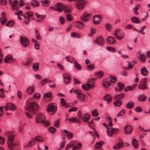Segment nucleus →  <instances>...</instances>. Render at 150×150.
Returning <instances> with one entry per match:
<instances>
[{
    "instance_id": "1",
    "label": "nucleus",
    "mask_w": 150,
    "mask_h": 150,
    "mask_svg": "<svg viewBox=\"0 0 150 150\" xmlns=\"http://www.w3.org/2000/svg\"><path fill=\"white\" fill-rule=\"evenodd\" d=\"M39 108V105L35 102H33L29 103L28 108H25V109L29 110L34 114H35L37 112Z\"/></svg>"
},
{
    "instance_id": "2",
    "label": "nucleus",
    "mask_w": 150,
    "mask_h": 150,
    "mask_svg": "<svg viewBox=\"0 0 150 150\" xmlns=\"http://www.w3.org/2000/svg\"><path fill=\"white\" fill-rule=\"evenodd\" d=\"M86 4V2L84 0H77L75 3V6L77 9L82 10Z\"/></svg>"
},
{
    "instance_id": "3",
    "label": "nucleus",
    "mask_w": 150,
    "mask_h": 150,
    "mask_svg": "<svg viewBox=\"0 0 150 150\" xmlns=\"http://www.w3.org/2000/svg\"><path fill=\"white\" fill-rule=\"evenodd\" d=\"M114 35L116 38L119 40L122 39L125 35L124 32L119 29L116 30L114 32Z\"/></svg>"
},
{
    "instance_id": "4",
    "label": "nucleus",
    "mask_w": 150,
    "mask_h": 150,
    "mask_svg": "<svg viewBox=\"0 0 150 150\" xmlns=\"http://www.w3.org/2000/svg\"><path fill=\"white\" fill-rule=\"evenodd\" d=\"M45 117L44 114L39 113L35 117V123L43 122L44 120H45Z\"/></svg>"
},
{
    "instance_id": "5",
    "label": "nucleus",
    "mask_w": 150,
    "mask_h": 150,
    "mask_svg": "<svg viewBox=\"0 0 150 150\" xmlns=\"http://www.w3.org/2000/svg\"><path fill=\"white\" fill-rule=\"evenodd\" d=\"M10 4L11 5V9L13 10L19 9L20 7L18 5V1L16 0H8Z\"/></svg>"
},
{
    "instance_id": "6",
    "label": "nucleus",
    "mask_w": 150,
    "mask_h": 150,
    "mask_svg": "<svg viewBox=\"0 0 150 150\" xmlns=\"http://www.w3.org/2000/svg\"><path fill=\"white\" fill-rule=\"evenodd\" d=\"M146 79H142L140 81L139 84L138 86V87L140 89L142 90H145L148 89L146 86Z\"/></svg>"
},
{
    "instance_id": "7",
    "label": "nucleus",
    "mask_w": 150,
    "mask_h": 150,
    "mask_svg": "<svg viewBox=\"0 0 150 150\" xmlns=\"http://www.w3.org/2000/svg\"><path fill=\"white\" fill-rule=\"evenodd\" d=\"M20 40L21 44L25 47H27L30 45V41L29 40L25 37H21L20 38Z\"/></svg>"
},
{
    "instance_id": "8",
    "label": "nucleus",
    "mask_w": 150,
    "mask_h": 150,
    "mask_svg": "<svg viewBox=\"0 0 150 150\" xmlns=\"http://www.w3.org/2000/svg\"><path fill=\"white\" fill-rule=\"evenodd\" d=\"M57 107L53 104L50 103L47 106V111L51 115H53L57 111Z\"/></svg>"
},
{
    "instance_id": "9",
    "label": "nucleus",
    "mask_w": 150,
    "mask_h": 150,
    "mask_svg": "<svg viewBox=\"0 0 150 150\" xmlns=\"http://www.w3.org/2000/svg\"><path fill=\"white\" fill-rule=\"evenodd\" d=\"M93 42L95 43H96L99 45L102 46L104 45L105 39L103 37L99 36L96 37L95 40H93Z\"/></svg>"
},
{
    "instance_id": "10",
    "label": "nucleus",
    "mask_w": 150,
    "mask_h": 150,
    "mask_svg": "<svg viewBox=\"0 0 150 150\" xmlns=\"http://www.w3.org/2000/svg\"><path fill=\"white\" fill-rule=\"evenodd\" d=\"M77 98L81 102H84L87 100V96L83 93H81L79 95H77Z\"/></svg>"
},
{
    "instance_id": "11",
    "label": "nucleus",
    "mask_w": 150,
    "mask_h": 150,
    "mask_svg": "<svg viewBox=\"0 0 150 150\" xmlns=\"http://www.w3.org/2000/svg\"><path fill=\"white\" fill-rule=\"evenodd\" d=\"M125 133L127 134H131L133 129L132 126L129 125H127L125 127Z\"/></svg>"
},
{
    "instance_id": "12",
    "label": "nucleus",
    "mask_w": 150,
    "mask_h": 150,
    "mask_svg": "<svg viewBox=\"0 0 150 150\" xmlns=\"http://www.w3.org/2000/svg\"><path fill=\"white\" fill-rule=\"evenodd\" d=\"M107 43L109 45H113L116 43V40L115 38L112 36H109L106 40Z\"/></svg>"
},
{
    "instance_id": "13",
    "label": "nucleus",
    "mask_w": 150,
    "mask_h": 150,
    "mask_svg": "<svg viewBox=\"0 0 150 150\" xmlns=\"http://www.w3.org/2000/svg\"><path fill=\"white\" fill-rule=\"evenodd\" d=\"M103 86L105 88L109 87L111 85L109 78H106L103 80L102 81Z\"/></svg>"
},
{
    "instance_id": "14",
    "label": "nucleus",
    "mask_w": 150,
    "mask_h": 150,
    "mask_svg": "<svg viewBox=\"0 0 150 150\" xmlns=\"http://www.w3.org/2000/svg\"><path fill=\"white\" fill-rule=\"evenodd\" d=\"M74 27L79 29H81L84 27V24L81 22L77 21L74 23Z\"/></svg>"
},
{
    "instance_id": "15",
    "label": "nucleus",
    "mask_w": 150,
    "mask_h": 150,
    "mask_svg": "<svg viewBox=\"0 0 150 150\" xmlns=\"http://www.w3.org/2000/svg\"><path fill=\"white\" fill-rule=\"evenodd\" d=\"M8 137V141L7 142L8 144L9 143H11L13 142L14 139V138L15 135L13 133H11L10 132H8V133L7 136Z\"/></svg>"
},
{
    "instance_id": "16",
    "label": "nucleus",
    "mask_w": 150,
    "mask_h": 150,
    "mask_svg": "<svg viewBox=\"0 0 150 150\" xmlns=\"http://www.w3.org/2000/svg\"><path fill=\"white\" fill-rule=\"evenodd\" d=\"M64 79V82L66 84H69L71 81V79L69 75L67 74H65L63 75Z\"/></svg>"
},
{
    "instance_id": "17",
    "label": "nucleus",
    "mask_w": 150,
    "mask_h": 150,
    "mask_svg": "<svg viewBox=\"0 0 150 150\" xmlns=\"http://www.w3.org/2000/svg\"><path fill=\"white\" fill-rule=\"evenodd\" d=\"M91 15V13H83L82 16L81 17V20L85 22H87L89 21L88 18Z\"/></svg>"
},
{
    "instance_id": "18",
    "label": "nucleus",
    "mask_w": 150,
    "mask_h": 150,
    "mask_svg": "<svg viewBox=\"0 0 150 150\" xmlns=\"http://www.w3.org/2000/svg\"><path fill=\"white\" fill-rule=\"evenodd\" d=\"M93 23L95 25L99 24L100 22L101 16L99 15H95L93 17Z\"/></svg>"
},
{
    "instance_id": "19",
    "label": "nucleus",
    "mask_w": 150,
    "mask_h": 150,
    "mask_svg": "<svg viewBox=\"0 0 150 150\" xmlns=\"http://www.w3.org/2000/svg\"><path fill=\"white\" fill-rule=\"evenodd\" d=\"M55 7L57 8V11L61 12L62 10L65 8V6L61 3L57 4L55 5Z\"/></svg>"
},
{
    "instance_id": "20",
    "label": "nucleus",
    "mask_w": 150,
    "mask_h": 150,
    "mask_svg": "<svg viewBox=\"0 0 150 150\" xmlns=\"http://www.w3.org/2000/svg\"><path fill=\"white\" fill-rule=\"evenodd\" d=\"M90 115L88 113H86L83 115L82 119L83 121L87 122L89 125L90 123L88 120L90 119Z\"/></svg>"
},
{
    "instance_id": "21",
    "label": "nucleus",
    "mask_w": 150,
    "mask_h": 150,
    "mask_svg": "<svg viewBox=\"0 0 150 150\" xmlns=\"http://www.w3.org/2000/svg\"><path fill=\"white\" fill-rule=\"evenodd\" d=\"M81 87L82 88L86 91H88L91 88V85L89 83H87L82 85Z\"/></svg>"
},
{
    "instance_id": "22",
    "label": "nucleus",
    "mask_w": 150,
    "mask_h": 150,
    "mask_svg": "<svg viewBox=\"0 0 150 150\" xmlns=\"http://www.w3.org/2000/svg\"><path fill=\"white\" fill-rule=\"evenodd\" d=\"M7 106L8 107L9 110L14 111L16 109V108L15 105L12 103H8L7 104Z\"/></svg>"
},
{
    "instance_id": "23",
    "label": "nucleus",
    "mask_w": 150,
    "mask_h": 150,
    "mask_svg": "<svg viewBox=\"0 0 150 150\" xmlns=\"http://www.w3.org/2000/svg\"><path fill=\"white\" fill-rule=\"evenodd\" d=\"M124 97V94L123 93H121L115 96L114 98L115 100H120L123 99Z\"/></svg>"
},
{
    "instance_id": "24",
    "label": "nucleus",
    "mask_w": 150,
    "mask_h": 150,
    "mask_svg": "<svg viewBox=\"0 0 150 150\" xmlns=\"http://www.w3.org/2000/svg\"><path fill=\"white\" fill-rule=\"evenodd\" d=\"M63 132L66 133H67L66 136L67 138L69 139H72L73 137V134L71 132H68L65 129L63 130Z\"/></svg>"
},
{
    "instance_id": "25",
    "label": "nucleus",
    "mask_w": 150,
    "mask_h": 150,
    "mask_svg": "<svg viewBox=\"0 0 150 150\" xmlns=\"http://www.w3.org/2000/svg\"><path fill=\"white\" fill-rule=\"evenodd\" d=\"M141 74L144 76H146L148 74V71L146 68L145 67H143L141 69Z\"/></svg>"
},
{
    "instance_id": "26",
    "label": "nucleus",
    "mask_w": 150,
    "mask_h": 150,
    "mask_svg": "<svg viewBox=\"0 0 150 150\" xmlns=\"http://www.w3.org/2000/svg\"><path fill=\"white\" fill-rule=\"evenodd\" d=\"M114 129V128L110 127L109 128L108 130H107V132L109 136L112 137V136L113 133H114L113 131Z\"/></svg>"
},
{
    "instance_id": "27",
    "label": "nucleus",
    "mask_w": 150,
    "mask_h": 150,
    "mask_svg": "<svg viewBox=\"0 0 150 150\" xmlns=\"http://www.w3.org/2000/svg\"><path fill=\"white\" fill-rule=\"evenodd\" d=\"M123 142H120L116 144L113 147V149H120L123 146Z\"/></svg>"
},
{
    "instance_id": "28",
    "label": "nucleus",
    "mask_w": 150,
    "mask_h": 150,
    "mask_svg": "<svg viewBox=\"0 0 150 150\" xmlns=\"http://www.w3.org/2000/svg\"><path fill=\"white\" fill-rule=\"evenodd\" d=\"M34 91V88L33 86H31L29 87L27 90V92L29 94H31L33 93Z\"/></svg>"
},
{
    "instance_id": "29",
    "label": "nucleus",
    "mask_w": 150,
    "mask_h": 150,
    "mask_svg": "<svg viewBox=\"0 0 150 150\" xmlns=\"http://www.w3.org/2000/svg\"><path fill=\"white\" fill-rule=\"evenodd\" d=\"M104 144V142L103 141L98 142L96 143L95 147L97 149L99 148Z\"/></svg>"
},
{
    "instance_id": "30",
    "label": "nucleus",
    "mask_w": 150,
    "mask_h": 150,
    "mask_svg": "<svg viewBox=\"0 0 150 150\" xmlns=\"http://www.w3.org/2000/svg\"><path fill=\"white\" fill-rule=\"evenodd\" d=\"M126 106L128 109H131L134 106V103L132 101H130L127 103Z\"/></svg>"
},
{
    "instance_id": "31",
    "label": "nucleus",
    "mask_w": 150,
    "mask_h": 150,
    "mask_svg": "<svg viewBox=\"0 0 150 150\" xmlns=\"http://www.w3.org/2000/svg\"><path fill=\"white\" fill-rule=\"evenodd\" d=\"M33 59L32 58H29L28 59V61L26 62H23V65H24L25 66H29L31 64L32 62H33Z\"/></svg>"
},
{
    "instance_id": "32",
    "label": "nucleus",
    "mask_w": 150,
    "mask_h": 150,
    "mask_svg": "<svg viewBox=\"0 0 150 150\" xmlns=\"http://www.w3.org/2000/svg\"><path fill=\"white\" fill-rule=\"evenodd\" d=\"M31 4L33 7L38 6L40 5L38 1L36 0H32L31 2Z\"/></svg>"
},
{
    "instance_id": "33",
    "label": "nucleus",
    "mask_w": 150,
    "mask_h": 150,
    "mask_svg": "<svg viewBox=\"0 0 150 150\" xmlns=\"http://www.w3.org/2000/svg\"><path fill=\"white\" fill-rule=\"evenodd\" d=\"M69 122L70 123L75 122L79 123L80 122L79 120L75 117L71 118L70 119H69Z\"/></svg>"
},
{
    "instance_id": "34",
    "label": "nucleus",
    "mask_w": 150,
    "mask_h": 150,
    "mask_svg": "<svg viewBox=\"0 0 150 150\" xmlns=\"http://www.w3.org/2000/svg\"><path fill=\"white\" fill-rule=\"evenodd\" d=\"M42 5L44 7H46L50 5V2L49 0H46L43 1H41Z\"/></svg>"
},
{
    "instance_id": "35",
    "label": "nucleus",
    "mask_w": 150,
    "mask_h": 150,
    "mask_svg": "<svg viewBox=\"0 0 150 150\" xmlns=\"http://www.w3.org/2000/svg\"><path fill=\"white\" fill-rule=\"evenodd\" d=\"M132 144L133 146L136 149L137 148L138 146V142L135 139H133L132 141Z\"/></svg>"
},
{
    "instance_id": "36",
    "label": "nucleus",
    "mask_w": 150,
    "mask_h": 150,
    "mask_svg": "<svg viewBox=\"0 0 150 150\" xmlns=\"http://www.w3.org/2000/svg\"><path fill=\"white\" fill-rule=\"evenodd\" d=\"M138 100L140 101H144L147 98V97L144 95H141L138 98Z\"/></svg>"
},
{
    "instance_id": "37",
    "label": "nucleus",
    "mask_w": 150,
    "mask_h": 150,
    "mask_svg": "<svg viewBox=\"0 0 150 150\" xmlns=\"http://www.w3.org/2000/svg\"><path fill=\"white\" fill-rule=\"evenodd\" d=\"M116 100L113 103L116 107H120L122 104V101L120 100Z\"/></svg>"
},
{
    "instance_id": "38",
    "label": "nucleus",
    "mask_w": 150,
    "mask_h": 150,
    "mask_svg": "<svg viewBox=\"0 0 150 150\" xmlns=\"http://www.w3.org/2000/svg\"><path fill=\"white\" fill-rule=\"evenodd\" d=\"M104 98L105 100L109 102L110 101L112 100V97L109 94H107L105 95L104 96Z\"/></svg>"
},
{
    "instance_id": "39",
    "label": "nucleus",
    "mask_w": 150,
    "mask_h": 150,
    "mask_svg": "<svg viewBox=\"0 0 150 150\" xmlns=\"http://www.w3.org/2000/svg\"><path fill=\"white\" fill-rule=\"evenodd\" d=\"M35 143V139H33L27 144L26 146L28 147H31L33 146Z\"/></svg>"
},
{
    "instance_id": "40",
    "label": "nucleus",
    "mask_w": 150,
    "mask_h": 150,
    "mask_svg": "<svg viewBox=\"0 0 150 150\" xmlns=\"http://www.w3.org/2000/svg\"><path fill=\"white\" fill-rule=\"evenodd\" d=\"M139 58L141 61L142 62H144L146 58L144 54H140Z\"/></svg>"
},
{
    "instance_id": "41",
    "label": "nucleus",
    "mask_w": 150,
    "mask_h": 150,
    "mask_svg": "<svg viewBox=\"0 0 150 150\" xmlns=\"http://www.w3.org/2000/svg\"><path fill=\"white\" fill-rule=\"evenodd\" d=\"M10 60H13L15 61V59H12V56L10 55H9L7 56L4 59V62L6 63L8 62V61Z\"/></svg>"
},
{
    "instance_id": "42",
    "label": "nucleus",
    "mask_w": 150,
    "mask_h": 150,
    "mask_svg": "<svg viewBox=\"0 0 150 150\" xmlns=\"http://www.w3.org/2000/svg\"><path fill=\"white\" fill-rule=\"evenodd\" d=\"M131 20L134 23H138L140 21L138 18L135 16L132 17L131 18Z\"/></svg>"
},
{
    "instance_id": "43",
    "label": "nucleus",
    "mask_w": 150,
    "mask_h": 150,
    "mask_svg": "<svg viewBox=\"0 0 150 150\" xmlns=\"http://www.w3.org/2000/svg\"><path fill=\"white\" fill-rule=\"evenodd\" d=\"M103 75V73L102 71H100L96 72L95 75V76L98 78L101 77Z\"/></svg>"
},
{
    "instance_id": "44",
    "label": "nucleus",
    "mask_w": 150,
    "mask_h": 150,
    "mask_svg": "<svg viewBox=\"0 0 150 150\" xmlns=\"http://www.w3.org/2000/svg\"><path fill=\"white\" fill-rule=\"evenodd\" d=\"M66 19L68 21H70L73 20V18L72 15L70 14H67L66 15Z\"/></svg>"
},
{
    "instance_id": "45",
    "label": "nucleus",
    "mask_w": 150,
    "mask_h": 150,
    "mask_svg": "<svg viewBox=\"0 0 150 150\" xmlns=\"http://www.w3.org/2000/svg\"><path fill=\"white\" fill-rule=\"evenodd\" d=\"M33 68L35 71H37L39 69V64L38 63H34L33 66Z\"/></svg>"
},
{
    "instance_id": "46",
    "label": "nucleus",
    "mask_w": 150,
    "mask_h": 150,
    "mask_svg": "<svg viewBox=\"0 0 150 150\" xmlns=\"http://www.w3.org/2000/svg\"><path fill=\"white\" fill-rule=\"evenodd\" d=\"M43 96L44 99H45V98H50L52 97V93L51 92H50L46 93Z\"/></svg>"
},
{
    "instance_id": "47",
    "label": "nucleus",
    "mask_w": 150,
    "mask_h": 150,
    "mask_svg": "<svg viewBox=\"0 0 150 150\" xmlns=\"http://www.w3.org/2000/svg\"><path fill=\"white\" fill-rule=\"evenodd\" d=\"M71 36L72 37H74L76 38H79L81 37V35L78 33H76L74 32L71 33Z\"/></svg>"
},
{
    "instance_id": "48",
    "label": "nucleus",
    "mask_w": 150,
    "mask_h": 150,
    "mask_svg": "<svg viewBox=\"0 0 150 150\" xmlns=\"http://www.w3.org/2000/svg\"><path fill=\"white\" fill-rule=\"evenodd\" d=\"M74 66L76 68L78 69L79 70L81 69V65L78 63L76 61L74 63Z\"/></svg>"
},
{
    "instance_id": "49",
    "label": "nucleus",
    "mask_w": 150,
    "mask_h": 150,
    "mask_svg": "<svg viewBox=\"0 0 150 150\" xmlns=\"http://www.w3.org/2000/svg\"><path fill=\"white\" fill-rule=\"evenodd\" d=\"M92 114L93 117H97L98 116L99 112L98 110L96 109L92 111Z\"/></svg>"
},
{
    "instance_id": "50",
    "label": "nucleus",
    "mask_w": 150,
    "mask_h": 150,
    "mask_svg": "<svg viewBox=\"0 0 150 150\" xmlns=\"http://www.w3.org/2000/svg\"><path fill=\"white\" fill-rule=\"evenodd\" d=\"M15 24L14 21H10L6 24V26L8 27H12Z\"/></svg>"
},
{
    "instance_id": "51",
    "label": "nucleus",
    "mask_w": 150,
    "mask_h": 150,
    "mask_svg": "<svg viewBox=\"0 0 150 150\" xmlns=\"http://www.w3.org/2000/svg\"><path fill=\"white\" fill-rule=\"evenodd\" d=\"M60 103L61 106H65L67 105V102L63 98H61Z\"/></svg>"
},
{
    "instance_id": "52",
    "label": "nucleus",
    "mask_w": 150,
    "mask_h": 150,
    "mask_svg": "<svg viewBox=\"0 0 150 150\" xmlns=\"http://www.w3.org/2000/svg\"><path fill=\"white\" fill-rule=\"evenodd\" d=\"M110 80V82L115 83L116 81V78L114 76H110V78H109Z\"/></svg>"
},
{
    "instance_id": "53",
    "label": "nucleus",
    "mask_w": 150,
    "mask_h": 150,
    "mask_svg": "<svg viewBox=\"0 0 150 150\" xmlns=\"http://www.w3.org/2000/svg\"><path fill=\"white\" fill-rule=\"evenodd\" d=\"M48 131L50 133L53 134L55 132L56 129L54 127H50L49 128Z\"/></svg>"
},
{
    "instance_id": "54",
    "label": "nucleus",
    "mask_w": 150,
    "mask_h": 150,
    "mask_svg": "<svg viewBox=\"0 0 150 150\" xmlns=\"http://www.w3.org/2000/svg\"><path fill=\"white\" fill-rule=\"evenodd\" d=\"M116 87H117L121 89L122 90L125 87V85L122 83L119 82L117 83V86Z\"/></svg>"
},
{
    "instance_id": "55",
    "label": "nucleus",
    "mask_w": 150,
    "mask_h": 150,
    "mask_svg": "<svg viewBox=\"0 0 150 150\" xmlns=\"http://www.w3.org/2000/svg\"><path fill=\"white\" fill-rule=\"evenodd\" d=\"M59 21L62 25L64 24L65 22V19L62 16H61L59 18Z\"/></svg>"
},
{
    "instance_id": "56",
    "label": "nucleus",
    "mask_w": 150,
    "mask_h": 150,
    "mask_svg": "<svg viewBox=\"0 0 150 150\" xmlns=\"http://www.w3.org/2000/svg\"><path fill=\"white\" fill-rule=\"evenodd\" d=\"M125 113V110L122 109L120 111L119 113L117 115V116L118 117L123 116L124 115Z\"/></svg>"
},
{
    "instance_id": "57",
    "label": "nucleus",
    "mask_w": 150,
    "mask_h": 150,
    "mask_svg": "<svg viewBox=\"0 0 150 150\" xmlns=\"http://www.w3.org/2000/svg\"><path fill=\"white\" fill-rule=\"evenodd\" d=\"M86 67L89 71H91L95 68V67L93 64H92L89 65L87 66Z\"/></svg>"
},
{
    "instance_id": "58",
    "label": "nucleus",
    "mask_w": 150,
    "mask_h": 150,
    "mask_svg": "<svg viewBox=\"0 0 150 150\" xmlns=\"http://www.w3.org/2000/svg\"><path fill=\"white\" fill-rule=\"evenodd\" d=\"M41 97L40 94L38 93H35L33 96V98L35 99H38Z\"/></svg>"
},
{
    "instance_id": "59",
    "label": "nucleus",
    "mask_w": 150,
    "mask_h": 150,
    "mask_svg": "<svg viewBox=\"0 0 150 150\" xmlns=\"http://www.w3.org/2000/svg\"><path fill=\"white\" fill-rule=\"evenodd\" d=\"M0 20L1 24L3 25L5 23L7 19L5 17H2L1 18Z\"/></svg>"
},
{
    "instance_id": "60",
    "label": "nucleus",
    "mask_w": 150,
    "mask_h": 150,
    "mask_svg": "<svg viewBox=\"0 0 150 150\" xmlns=\"http://www.w3.org/2000/svg\"><path fill=\"white\" fill-rule=\"evenodd\" d=\"M107 49L108 51L112 52H115L116 51V49L114 48L110 47H107Z\"/></svg>"
},
{
    "instance_id": "61",
    "label": "nucleus",
    "mask_w": 150,
    "mask_h": 150,
    "mask_svg": "<svg viewBox=\"0 0 150 150\" xmlns=\"http://www.w3.org/2000/svg\"><path fill=\"white\" fill-rule=\"evenodd\" d=\"M59 122H60V119H58L55 122L54 124V126L57 127H59Z\"/></svg>"
},
{
    "instance_id": "62",
    "label": "nucleus",
    "mask_w": 150,
    "mask_h": 150,
    "mask_svg": "<svg viewBox=\"0 0 150 150\" xmlns=\"http://www.w3.org/2000/svg\"><path fill=\"white\" fill-rule=\"evenodd\" d=\"M35 14L38 18H41L42 19H44L45 17V15H40L37 13H35Z\"/></svg>"
},
{
    "instance_id": "63",
    "label": "nucleus",
    "mask_w": 150,
    "mask_h": 150,
    "mask_svg": "<svg viewBox=\"0 0 150 150\" xmlns=\"http://www.w3.org/2000/svg\"><path fill=\"white\" fill-rule=\"evenodd\" d=\"M96 31V30L94 28H92L91 29V33L88 34V36H92L95 32Z\"/></svg>"
},
{
    "instance_id": "64",
    "label": "nucleus",
    "mask_w": 150,
    "mask_h": 150,
    "mask_svg": "<svg viewBox=\"0 0 150 150\" xmlns=\"http://www.w3.org/2000/svg\"><path fill=\"white\" fill-rule=\"evenodd\" d=\"M105 28L108 31H110V30L111 26V25L109 23H107L105 25Z\"/></svg>"
}]
</instances>
